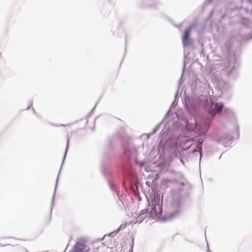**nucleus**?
Wrapping results in <instances>:
<instances>
[{"instance_id": "f257e3e1", "label": "nucleus", "mask_w": 252, "mask_h": 252, "mask_svg": "<svg viewBox=\"0 0 252 252\" xmlns=\"http://www.w3.org/2000/svg\"><path fill=\"white\" fill-rule=\"evenodd\" d=\"M162 213V205L160 203V197L159 196H154L151 200V209L149 210V217L153 219H157L160 217Z\"/></svg>"}, {"instance_id": "f03ea898", "label": "nucleus", "mask_w": 252, "mask_h": 252, "mask_svg": "<svg viewBox=\"0 0 252 252\" xmlns=\"http://www.w3.org/2000/svg\"><path fill=\"white\" fill-rule=\"evenodd\" d=\"M89 248L86 245V242L84 240H80L76 244L73 252H88Z\"/></svg>"}, {"instance_id": "7ed1b4c3", "label": "nucleus", "mask_w": 252, "mask_h": 252, "mask_svg": "<svg viewBox=\"0 0 252 252\" xmlns=\"http://www.w3.org/2000/svg\"><path fill=\"white\" fill-rule=\"evenodd\" d=\"M191 28L190 27L187 29L184 33V35L182 38L183 44L184 46H186L189 44V34L191 32Z\"/></svg>"}, {"instance_id": "20e7f679", "label": "nucleus", "mask_w": 252, "mask_h": 252, "mask_svg": "<svg viewBox=\"0 0 252 252\" xmlns=\"http://www.w3.org/2000/svg\"><path fill=\"white\" fill-rule=\"evenodd\" d=\"M222 108L223 105L221 103H216L215 104L214 110L213 112L210 111V113L212 115H214L216 113H220L222 111Z\"/></svg>"}, {"instance_id": "39448f33", "label": "nucleus", "mask_w": 252, "mask_h": 252, "mask_svg": "<svg viewBox=\"0 0 252 252\" xmlns=\"http://www.w3.org/2000/svg\"><path fill=\"white\" fill-rule=\"evenodd\" d=\"M203 141H199L197 144L196 145V148L197 150H194L193 151V152H195L196 151H199L200 152V155H201V151H202V144Z\"/></svg>"}, {"instance_id": "423d86ee", "label": "nucleus", "mask_w": 252, "mask_h": 252, "mask_svg": "<svg viewBox=\"0 0 252 252\" xmlns=\"http://www.w3.org/2000/svg\"><path fill=\"white\" fill-rule=\"evenodd\" d=\"M150 210V209H144L143 210H142L141 212H140V215H144V214H147L148 215H149V210Z\"/></svg>"}]
</instances>
